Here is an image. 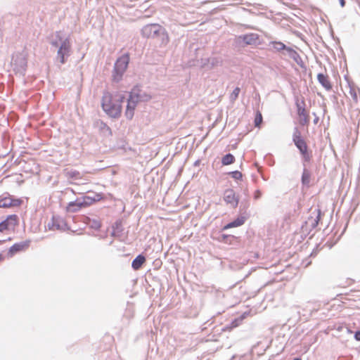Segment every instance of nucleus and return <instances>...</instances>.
I'll return each instance as SVG.
<instances>
[{
	"mask_svg": "<svg viewBox=\"0 0 360 360\" xmlns=\"http://www.w3.org/2000/svg\"><path fill=\"white\" fill-rule=\"evenodd\" d=\"M124 98V95L121 92H105L102 99V108L109 116L118 117L121 115Z\"/></svg>",
	"mask_w": 360,
	"mask_h": 360,
	"instance_id": "nucleus-1",
	"label": "nucleus"
},
{
	"mask_svg": "<svg viewBox=\"0 0 360 360\" xmlns=\"http://www.w3.org/2000/svg\"><path fill=\"white\" fill-rule=\"evenodd\" d=\"M95 199L89 196H84L82 198H77L74 202H70L66 207L68 212H77L82 208L89 207L95 202Z\"/></svg>",
	"mask_w": 360,
	"mask_h": 360,
	"instance_id": "nucleus-2",
	"label": "nucleus"
},
{
	"mask_svg": "<svg viewBox=\"0 0 360 360\" xmlns=\"http://www.w3.org/2000/svg\"><path fill=\"white\" fill-rule=\"evenodd\" d=\"M293 141L295 146L298 148L300 153H302L304 159L306 161L310 160V155L309 154L307 149V145L305 141L302 138L300 132L297 131L293 135Z\"/></svg>",
	"mask_w": 360,
	"mask_h": 360,
	"instance_id": "nucleus-3",
	"label": "nucleus"
},
{
	"mask_svg": "<svg viewBox=\"0 0 360 360\" xmlns=\"http://www.w3.org/2000/svg\"><path fill=\"white\" fill-rule=\"evenodd\" d=\"M70 51L71 44L70 39L67 38L63 41L57 53L58 58L59 59V61L61 64H64L65 63V57H68L70 56Z\"/></svg>",
	"mask_w": 360,
	"mask_h": 360,
	"instance_id": "nucleus-4",
	"label": "nucleus"
},
{
	"mask_svg": "<svg viewBox=\"0 0 360 360\" xmlns=\"http://www.w3.org/2000/svg\"><path fill=\"white\" fill-rule=\"evenodd\" d=\"M18 225V217L16 214H11L0 223V232L6 231H13Z\"/></svg>",
	"mask_w": 360,
	"mask_h": 360,
	"instance_id": "nucleus-5",
	"label": "nucleus"
},
{
	"mask_svg": "<svg viewBox=\"0 0 360 360\" xmlns=\"http://www.w3.org/2000/svg\"><path fill=\"white\" fill-rule=\"evenodd\" d=\"M297 116L299 124L302 126H307L309 123V114L305 108V103L302 101L301 103H297Z\"/></svg>",
	"mask_w": 360,
	"mask_h": 360,
	"instance_id": "nucleus-6",
	"label": "nucleus"
},
{
	"mask_svg": "<svg viewBox=\"0 0 360 360\" xmlns=\"http://www.w3.org/2000/svg\"><path fill=\"white\" fill-rule=\"evenodd\" d=\"M223 198L226 203L230 207L235 208L238 206L239 200L236 192L233 189L228 188L225 190Z\"/></svg>",
	"mask_w": 360,
	"mask_h": 360,
	"instance_id": "nucleus-7",
	"label": "nucleus"
},
{
	"mask_svg": "<svg viewBox=\"0 0 360 360\" xmlns=\"http://www.w3.org/2000/svg\"><path fill=\"white\" fill-rule=\"evenodd\" d=\"M129 62V56L128 54H124L119 58L115 65V70L117 74L121 76L123 72L127 70Z\"/></svg>",
	"mask_w": 360,
	"mask_h": 360,
	"instance_id": "nucleus-8",
	"label": "nucleus"
},
{
	"mask_svg": "<svg viewBox=\"0 0 360 360\" xmlns=\"http://www.w3.org/2000/svg\"><path fill=\"white\" fill-rule=\"evenodd\" d=\"M155 32H153L154 37H160L161 40V45L166 46L169 41V37L165 29L158 25V28L155 29Z\"/></svg>",
	"mask_w": 360,
	"mask_h": 360,
	"instance_id": "nucleus-9",
	"label": "nucleus"
},
{
	"mask_svg": "<svg viewBox=\"0 0 360 360\" xmlns=\"http://www.w3.org/2000/svg\"><path fill=\"white\" fill-rule=\"evenodd\" d=\"M29 245L30 241H24L22 243H15L10 248L8 253L10 254L11 256H13L14 254L18 252L27 250Z\"/></svg>",
	"mask_w": 360,
	"mask_h": 360,
	"instance_id": "nucleus-10",
	"label": "nucleus"
},
{
	"mask_svg": "<svg viewBox=\"0 0 360 360\" xmlns=\"http://www.w3.org/2000/svg\"><path fill=\"white\" fill-rule=\"evenodd\" d=\"M134 98V96L131 95L129 99L128 100L127 109L125 111V116L128 119H131L134 114V110L136 105V101H135Z\"/></svg>",
	"mask_w": 360,
	"mask_h": 360,
	"instance_id": "nucleus-11",
	"label": "nucleus"
},
{
	"mask_svg": "<svg viewBox=\"0 0 360 360\" xmlns=\"http://www.w3.org/2000/svg\"><path fill=\"white\" fill-rule=\"evenodd\" d=\"M246 45H255L259 40V35L255 33H250L239 37Z\"/></svg>",
	"mask_w": 360,
	"mask_h": 360,
	"instance_id": "nucleus-12",
	"label": "nucleus"
},
{
	"mask_svg": "<svg viewBox=\"0 0 360 360\" xmlns=\"http://www.w3.org/2000/svg\"><path fill=\"white\" fill-rule=\"evenodd\" d=\"M158 28V24H150L144 26L142 29V34L146 38H153V32L155 29Z\"/></svg>",
	"mask_w": 360,
	"mask_h": 360,
	"instance_id": "nucleus-13",
	"label": "nucleus"
},
{
	"mask_svg": "<svg viewBox=\"0 0 360 360\" xmlns=\"http://www.w3.org/2000/svg\"><path fill=\"white\" fill-rule=\"evenodd\" d=\"M317 79H318L319 82L326 90H330L332 89V84L330 82L329 77L327 75L319 73L317 75Z\"/></svg>",
	"mask_w": 360,
	"mask_h": 360,
	"instance_id": "nucleus-14",
	"label": "nucleus"
},
{
	"mask_svg": "<svg viewBox=\"0 0 360 360\" xmlns=\"http://www.w3.org/2000/svg\"><path fill=\"white\" fill-rule=\"evenodd\" d=\"M18 200H13L8 197H5L0 199V207L8 208L17 205Z\"/></svg>",
	"mask_w": 360,
	"mask_h": 360,
	"instance_id": "nucleus-15",
	"label": "nucleus"
},
{
	"mask_svg": "<svg viewBox=\"0 0 360 360\" xmlns=\"http://www.w3.org/2000/svg\"><path fill=\"white\" fill-rule=\"evenodd\" d=\"M146 262V257L142 255H138L132 262L131 266L134 270H139Z\"/></svg>",
	"mask_w": 360,
	"mask_h": 360,
	"instance_id": "nucleus-16",
	"label": "nucleus"
},
{
	"mask_svg": "<svg viewBox=\"0 0 360 360\" xmlns=\"http://www.w3.org/2000/svg\"><path fill=\"white\" fill-rule=\"evenodd\" d=\"M245 218L244 217H240L235 219L233 221L229 223L224 227V230L229 229L233 227H238L243 225L245 223Z\"/></svg>",
	"mask_w": 360,
	"mask_h": 360,
	"instance_id": "nucleus-17",
	"label": "nucleus"
},
{
	"mask_svg": "<svg viewBox=\"0 0 360 360\" xmlns=\"http://www.w3.org/2000/svg\"><path fill=\"white\" fill-rule=\"evenodd\" d=\"M269 46H271V49L274 51L280 52L281 51H284L287 49V46L281 41H273L269 43Z\"/></svg>",
	"mask_w": 360,
	"mask_h": 360,
	"instance_id": "nucleus-18",
	"label": "nucleus"
},
{
	"mask_svg": "<svg viewBox=\"0 0 360 360\" xmlns=\"http://www.w3.org/2000/svg\"><path fill=\"white\" fill-rule=\"evenodd\" d=\"M245 318V316L243 314V315L240 316V317H238L237 319H235L231 323L230 326L226 327V330H231L233 328L239 326L242 323V322H243V321L244 320Z\"/></svg>",
	"mask_w": 360,
	"mask_h": 360,
	"instance_id": "nucleus-19",
	"label": "nucleus"
},
{
	"mask_svg": "<svg viewBox=\"0 0 360 360\" xmlns=\"http://www.w3.org/2000/svg\"><path fill=\"white\" fill-rule=\"evenodd\" d=\"M234 162H235V158L231 153H229V154H226V155H224L221 160V163L223 165H229L233 163Z\"/></svg>",
	"mask_w": 360,
	"mask_h": 360,
	"instance_id": "nucleus-20",
	"label": "nucleus"
},
{
	"mask_svg": "<svg viewBox=\"0 0 360 360\" xmlns=\"http://www.w3.org/2000/svg\"><path fill=\"white\" fill-rule=\"evenodd\" d=\"M285 51L287 52L288 56L290 58L293 59L295 61L297 60V58H299V54L297 53V52L296 51H295L292 48L288 47V46H287V49H285Z\"/></svg>",
	"mask_w": 360,
	"mask_h": 360,
	"instance_id": "nucleus-21",
	"label": "nucleus"
},
{
	"mask_svg": "<svg viewBox=\"0 0 360 360\" xmlns=\"http://www.w3.org/2000/svg\"><path fill=\"white\" fill-rule=\"evenodd\" d=\"M285 51L287 52L288 56L290 58L293 59L295 61L297 60V58H299V54L297 53V52L296 51H295L292 48L288 47V46H287V49H285Z\"/></svg>",
	"mask_w": 360,
	"mask_h": 360,
	"instance_id": "nucleus-22",
	"label": "nucleus"
},
{
	"mask_svg": "<svg viewBox=\"0 0 360 360\" xmlns=\"http://www.w3.org/2000/svg\"><path fill=\"white\" fill-rule=\"evenodd\" d=\"M262 113L259 112V111H257L256 112V115H255V126L256 127H260L261 126V124L262 122Z\"/></svg>",
	"mask_w": 360,
	"mask_h": 360,
	"instance_id": "nucleus-23",
	"label": "nucleus"
},
{
	"mask_svg": "<svg viewBox=\"0 0 360 360\" xmlns=\"http://www.w3.org/2000/svg\"><path fill=\"white\" fill-rule=\"evenodd\" d=\"M240 91V89L239 87H236L230 95L231 101H235L238 98Z\"/></svg>",
	"mask_w": 360,
	"mask_h": 360,
	"instance_id": "nucleus-24",
	"label": "nucleus"
},
{
	"mask_svg": "<svg viewBox=\"0 0 360 360\" xmlns=\"http://www.w3.org/2000/svg\"><path fill=\"white\" fill-rule=\"evenodd\" d=\"M310 174L306 169L304 170L302 176V182L303 184H307L309 182Z\"/></svg>",
	"mask_w": 360,
	"mask_h": 360,
	"instance_id": "nucleus-25",
	"label": "nucleus"
},
{
	"mask_svg": "<svg viewBox=\"0 0 360 360\" xmlns=\"http://www.w3.org/2000/svg\"><path fill=\"white\" fill-rule=\"evenodd\" d=\"M229 174L236 180H241L243 178V174L239 171L231 172Z\"/></svg>",
	"mask_w": 360,
	"mask_h": 360,
	"instance_id": "nucleus-26",
	"label": "nucleus"
},
{
	"mask_svg": "<svg viewBox=\"0 0 360 360\" xmlns=\"http://www.w3.org/2000/svg\"><path fill=\"white\" fill-rule=\"evenodd\" d=\"M320 214L321 211L320 210H316V219H315V222L313 224L314 226H316L319 223V219H320Z\"/></svg>",
	"mask_w": 360,
	"mask_h": 360,
	"instance_id": "nucleus-27",
	"label": "nucleus"
},
{
	"mask_svg": "<svg viewBox=\"0 0 360 360\" xmlns=\"http://www.w3.org/2000/svg\"><path fill=\"white\" fill-rule=\"evenodd\" d=\"M354 338L356 340L360 341V330L355 333Z\"/></svg>",
	"mask_w": 360,
	"mask_h": 360,
	"instance_id": "nucleus-28",
	"label": "nucleus"
},
{
	"mask_svg": "<svg viewBox=\"0 0 360 360\" xmlns=\"http://www.w3.org/2000/svg\"><path fill=\"white\" fill-rule=\"evenodd\" d=\"M340 4L342 7H344L345 6V0H339Z\"/></svg>",
	"mask_w": 360,
	"mask_h": 360,
	"instance_id": "nucleus-29",
	"label": "nucleus"
},
{
	"mask_svg": "<svg viewBox=\"0 0 360 360\" xmlns=\"http://www.w3.org/2000/svg\"><path fill=\"white\" fill-rule=\"evenodd\" d=\"M4 260V257L1 254H0V263Z\"/></svg>",
	"mask_w": 360,
	"mask_h": 360,
	"instance_id": "nucleus-30",
	"label": "nucleus"
},
{
	"mask_svg": "<svg viewBox=\"0 0 360 360\" xmlns=\"http://www.w3.org/2000/svg\"><path fill=\"white\" fill-rule=\"evenodd\" d=\"M293 360H302L300 358H295Z\"/></svg>",
	"mask_w": 360,
	"mask_h": 360,
	"instance_id": "nucleus-31",
	"label": "nucleus"
},
{
	"mask_svg": "<svg viewBox=\"0 0 360 360\" xmlns=\"http://www.w3.org/2000/svg\"><path fill=\"white\" fill-rule=\"evenodd\" d=\"M53 44L54 46H58V44H57V43H56V42H53Z\"/></svg>",
	"mask_w": 360,
	"mask_h": 360,
	"instance_id": "nucleus-32",
	"label": "nucleus"
},
{
	"mask_svg": "<svg viewBox=\"0 0 360 360\" xmlns=\"http://www.w3.org/2000/svg\"><path fill=\"white\" fill-rule=\"evenodd\" d=\"M3 241L0 240V245L2 243Z\"/></svg>",
	"mask_w": 360,
	"mask_h": 360,
	"instance_id": "nucleus-33",
	"label": "nucleus"
}]
</instances>
